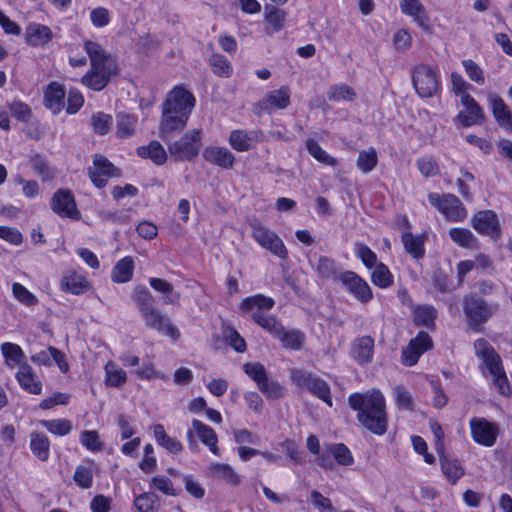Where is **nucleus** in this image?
I'll list each match as a JSON object with an SVG mask.
<instances>
[{
  "mask_svg": "<svg viewBox=\"0 0 512 512\" xmlns=\"http://www.w3.org/2000/svg\"><path fill=\"white\" fill-rule=\"evenodd\" d=\"M378 157L374 148L359 152L356 159V166L363 173L371 172L377 165Z\"/></svg>",
  "mask_w": 512,
  "mask_h": 512,
  "instance_id": "obj_41",
  "label": "nucleus"
},
{
  "mask_svg": "<svg viewBox=\"0 0 512 512\" xmlns=\"http://www.w3.org/2000/svg\"><path fill=\"white\" fill-rule=\"evenodd\" d=\"M374 354V339L371 336L356 338L351 345V356L361 366L371 363Z\"/></svg>",
  "mask_w": 512,
  "mask_h": 512,
  "instance_id": "obj_22",
  "label": "nucleus"
},
{
  "mask_svg": "<svg viewBox=\"0 0 512 512\" xmlns=\"http://www.w3.org/2000/svg\"><path fill=\"white\" fill-rule=\"evenodd\" d=\"M350 407L357 411L358 421L369 431L383 435L387 431V413L383 394L376 389L354 393L348 398Z\"/></svg>",
  "mask_w": 512,
  "mask_h": 512,
  "instance_id": "obj_1",
  "label": "nucleus"
},
{
  "mask_svg": "<svg viewBox=\"0 0 512 512\" xmlns=\"http://www.w3.org/2000/svg\"><path fill=\"white\" fill-rule=\"evenodd\" d=\"M73 479L78 486L88 489L92 486L93 474L90 468L79 465L75 469Z\"/></svg>",
  "mask_w": 512,
  "mask_h": 512,
  "instance_id": "obj_59",
  "label": "nucleus"
},
{
  "mask_svg": "<svg viewBox=\"0 0 512 512\" xmlns=\"http://www.w3.org/2000/svg\"><path fill=\"white\" fill-rule=\"evenodd\" d=\"M356 96L353 88L346 84H336L329 87L327 91V98L329 101H353Z\"/></svg>",
  "mask_w": 512,
  "mask_h": 512,
  "instance_id": "obj_43",
  "label": "nucleus"
},
{
  "mask_svg": "<svg viewBox=\"0 0 512 512\" xmlns=\"http://www.w3.org/2000/svg\"><path fill=\"white\" fill-rule=\"evenodd\" d=\"M30 449L40 461H46L50 455L48 437L42 433L32 432L30 434Z\"/></svg>",
  "mask_w": 512,
  "mask_h": 512,
  "instance_id": "obj_34",
  "label": "nucleus"
},
{
  "mask_svg": "<svg viewBox=\"0 0 512 512\" xmlns=\"http://www.w3.org/2000/svg\"><path fill=\"white\" fill-rule=\"evenodd\" d=\"M41 424L50 433L58 436L67 435L72 429V424L67 419L42 420Z\"/></svg>",
  "mask_w": 512,
  "mask_h": 512,
  "instance_id": "obj_50",
  "label": "nucleus"
},
{
  "mask_svg": "<svg viewBox=\"0 0 512 512\" xmlns=\"http://www.w3.org/2000/svg\"><path fill=\"white\" fill-rule=\"evenodd\" d=\"M433 345L432 339L427 332L420 331L411 339L409 344L402 351V362L407 366L415 365L419 357Z\"/></svg>",
  "mask_w": 512,
  "mask_h": 512,
  "instance_id": "obj_16",
  "label": "nucleus"
},
{
  "mask_svg": "<svg viewBox=\"0 0 512 512\" xmlns=\"http://www.w3.org/2000/svg\"><path fill=\"white\" fill-rule=\"evenodd\" d=\"M170 156L175 161H191L200 151L201 132L198 129H193L186 132L179 140L174 142L166 141Z\"/></svg>",
  "mask_w": 512,
  "mask_h": 512,
  "instance_id": "obj_8",
  "label": "nucleus"
},
{
  "mask_svg": "<svg viewBox=\"0 0 512 512\" xmlns=\"http://www.w3.org/2000/svg\"><path fill=\"white\" fill-rule=\"evenodd\" d=\"M137 119L126 113L117 114V136L125 138L132 136L135 133Z\"/></svg>",
  "mask_w": 512,
  "mask_h": 512,
  "instance_id": "obj_42",
  "label": "nucleus"
},
{
  "mask_svg": "<svg viewBox=\"0 0 512 512\" xmlns=\"http://www.w3.org/2000/svg\"><path fill=\"white\" fill-rule=\"evenodd\" d=\"M420 173L425 177L436 176L440 173L437 162L431 157H422L417 160Z\"/></svg>",
  "mask_w": 512,
  "mask_h": 512,
  "instance_id": "obj_60",
  "label": "nucleus"
},
{
  "mask_svg": "<svg viewBox=\"0 0 512 512\" xmlns=\"http://www.w3.org/2000/svg\"><path fill=\"white\" fill-rule=\"evenodd\" d=\"M449 236L453 242L463 248H473L477 242L476 237L467 228H451L449 230Z\"/></svg>",
  "mask_w": 512,
  "mask_h": 512,
  "instance_id": "obj_38",
  "label": "nucleus"
},
{
  "mask_svg": "<svg viewBox=\"0 0 512 512\" xmlns=\"http://www.w3.org/2000/svg\"><path fill=\"white\" fill-rule=\"evenodd\" d=\"M229 143L232 148L239 152L250 150L256 143V132L244 130H233L230 133Z\"/></svg>",
  "mask_w": 512,
  "mask_h": 512,
  "instance_id": "obj_28",
  "label": "nucleus"
},
{
  "mask_svg": "<svg viewBox=\"0 0 512 512\" xmlns=\"http://www.w3.org/2000/svg\"><path fill=\"white\" fill-rule=\"evenodd\" d=\"M472 439L483 446L491 447L495 444L499 429L498 425L485 418L474 417L469 422Z\"/></svg>",
  "mask_w": 512,
  "mask_h": 512,
  "instance_id": "obj_13",
  "label": "nucleus"
},
{
  "mask_svg": "<svg viewBox=\"0 0 512 512\" xmlns=\"http://www.w3.org/2000/svg\"><path fill=\"white\" fill-rule=\"evenodd\" d=\"M439 461L443 474L451 484H455L464 475V468L457 459L440 455Z\"/></svg>",
  "mask_w": 512,
  "mask_h": 512,
  "instance_id": "obj_32",
  "label": "nucleus"
},
{
  "mask_svg": "<svg viewBox=\"0 0 512 512\" xmlns=\"http://www.w3.org/2000/svg\"><path fill=\"white\" fill-rule=\"evenodd\" d=\"M330 453L339 465L349 466L354 461L350 450L342 443L331 444Z\"/></svg>",
  "mask_w": 512,
  "mask_h": 512,
  "instance_id": "obj_54",
  "label": "nucleus"
},
{
  "mask_svg": "<svg viewBox=\"0 0 512 512\" xmlns=\"http://www.w3.org/2000/svg\"><path fill=\"white\" fill-rule=\"evenodd\" d=\"M402 242L405 250L414 258H420L424 254V240L421 236H415L412 233H404L402 235Z\"/></svg>",
  "mask_w": 512,
  "mask_h": 512,
  "instance_id": "obj_45",
  "label": "nucleus"
},
{
  "mask_svg": "<svg viewBox=\"0 0 512 512\" xmlns=\"http://www.w3.org/2000/svg\"><path fill=\"white\" fill-rule=\"evenodd\" d=\"M213 72L220 77H230L232 74V66L227 58L219 53L212 54L209 60Z\"/></svg>",
  "mask_w": 512,
  "mask_h": 512,
  "instance_id": "obj_47",
  "label": "nucleus"
},
{
  "mask_svg": "<svg viewBox=\"0 0 512 512\" xmlns=\"http://www.w3.org/2000/svg\"><path fill=\"white\" fill-rule=\"evenodd\" d=\"M150 286L163 295L164 304H176L180 299V293L174 290V286L162 278L149 279Z\"/></svg>",
  "mask_w": 512,
  "mask_h": 512,
  "instance_id": "obj_29",
  "label": "nucleus"
},
{
  "mask_svg": "<svg viewBox=\"0 0 512 512\" xmlns=\"http://www.w3.org/2000/svg\"><path fill=\"white\" fill-rule=\"evenodd\" d=\"M413 86L422 98H431L439 91L436 71L428 65H419L412 71Z\"/></svg>",
  "mask_w": 512,
  "mask_h": 512,
  "instance_id": "obj_11",
  "label": "nucleus"
},
{
  "mask_svg": "<svg viewBox=\"0 0 512 512\" xmlns=\"http://www.w3.org/2000/svg\"><path fill=\"white\" fill-rule=\"evenodd\" d=\"M252 238L264 249L268 250L273 255L286 259L288 251L282 239L268 227L264 226L259 221L250 223Z\"/></svg>",
  "mask_w": 512,
  "mask_h": 512,
  "instance_id": "obj_9",
  "label": "nucleus"
},
{
  "mask_svg": "<svg viewBox=\"0 0 512 512\" xmlns=\"http://www.w3.org/2000/svg\"><path fill=\"white\" fill-rule=\"evenodd\" d=\"M274 304V299L257 294L244 298L239 307L243 312L250 313L255 323L276 338L283 326L274 315L268 313Z\"/></svg>",
  "mask_w": 512,
  "mask_h": 512,
  "instance_id": "obj_5",
  "label": "nucleus"
},
{
  "mask_svg": "<svg viewBox=\"0 0 512 512\" xmlns=\"http://www.w3.org/2000/svg\"><path fill=\"white\" fill-rule=\"evenodd\" d=\"M203 157L209 163L225 169L231 168L235 161L234 155L225 147H207Z\"/></svg>",
  "mask_w": 512,
  "mask_h": 512,
  "instance_id": "obj_24",
  "label": "nucleus"
},
{
  "mask_svg": "<svg viewBox=\"0 0 512 512\" xmlns=\"http://www.w3.org/2000/svg\"><path fill=\"white\" fill-rule=\"evenodd\" d=\"M19 385L27 392L38 395L42 391V383L37 378L32 367L28 364H20L16 373Z\"/></svg>",
  "mask_w": 512,
  "mask_h": 512,
  "instance_id": "obj_23",
  "label": "nucleus"
},
{
  "mask_svg": "<svg viewBox=\"0 0 512 512\" xmlns=\"http://www.w3.org/2000/svg\"><path fill=\"white\" fill-rule=\"evenodd\" d=\"M32 169L43 179L48 180L53 178V171L50 168L46 159L41 155H35L30 159Z\"/></svg>",
  "mask_w": 512,
  "mask_h": 512,
  "instance_id": "obj_55",
  "label": "nucleus"
},
{
  "mask_svg": "<svg viewBox=\"0 0 512 512\" xmlns=\"http://www.w3.org/2000/svg\"><path fill=\"white\" fill-rule=\"evenodd\" d=\"M192 427L195 431V434L199 437V439L209 447L210 451L218 455L219 448L217 446L218 438L215 431L209 427L208 425L202 423L197 419L192 420Z\"/></svg>",
  "mask_w": 512,
  "mask_h": 512,
  "instance_id": "obj_27",
  "label": "nucleus"
},
{
  "mask_svg": "<svg viewBox=\"0 0 512 512\" xmlns=\"http://www.w3.org/2000/svg\"><path fill=\"white\" fill-rule=\"evenodd\" d=\"M84 47L90 58L91 68L82 77V83L92 90L101 91L118 74L117 62L95 42L86 41Z\"/></svg>",
  "mask_w": 512,
  "mask_h": 512,
  "instance_id": "obj_3",
  "label": "nucleus"
},
{
  "mask_svg": "<svg viewBox=\"0 0 512 512\" xmlns=\"http://www.w3.org/2000/svg\"><path fill=\"white\" fill-rule=\"evenodd\" d=\"M50 207L54 213L62 218L79 220L81 217L72 192L66 189H59L53 194Z\"/></svg>",
  "mask_w": 512,
  "mask_h": 512,
  "instance_id": "obj_14",
  "label": "nucleus"
},
{
  "mask_svg": "<svg viewBox=\"0 0 512 512\" xmlns=\"http://www.w3.org/2000/svg\"><path fill=\"white\" fill-rule=\"evenodd\" d=\"M393 391L398 408L412 410L413 400L411 394L402 386L394 387Z\"/></svg>",
  "mask_w": 512,
  "mask_h": 512,
  "instance_id": "obj_62",
  "label": "nucleus"
},
{
  "mask_svg": "<svg viewBox=\"0 0 512 512\" xmlns=\"http://www.w3.org/2000/svg\"><path fill=\"white\" fill-rule=\"evenodd\" d=\"M264 16L266 21L269 23V26L266 28L269 35L279 32L283 28L286 18L284 10L272 5H266Z\"/></svg>",
  "mask_w": 512,
  "mask_h": 512,
  "instance_id": "obj_35",
  "label": "nucleus"
},
{
  "mask_svg": "<svg viewBox=\"0 0 512 512\" xmlns=\"http://www.w3.org/2000/svg\"><path fill=\"white\" fill-rule=\"evenodd\" d=\"M61 288L64 292L80 295L87 290L88 282L83 276L74 271H70L62 277Z\"/></svg>",
  "mask_w": 512,
  "mask_h": 512,
  "instance_id": "obj_30",
  "label": "nucleus"
},
{
  "mask_svg": "<svg viewBox=\"0 0 512 512\" xmlns=\"http://www.w3.org/2000/svg\"><path fill=\"white\" fill-rule=\"evenodd\" d=\"M106 384L112 387H120L126 382V372L113 362L109 361L105 365Z\"/></svg>",
  "mask_w": 512,
  "mask_h": 512,
  "instance_id": "obj_44",
  "label": "nucleus"
},
{
  "mask_svg": "<svg viewBox=\"0 0 512 512\" xmlns=\"http://www.w3.org/2000/svg\"><path fill=\"white\" fill-rule=\"evenodd\" d=\"M316 269L319 276L322 278H331L336 274L334 260L325 256L319 258Z\"/></svg>",
  "mask_w": 512,
  "mask_h": 512,
  "instance_id": "obj_61",
  "label": "nucleus"
},
{
  "mask_svg": "<svg viewBox=\"0 0 512 512\" xmlns=\"http://www.w3.org/2000/svg\"><path fill=\"white\" fill-rule=\"evenodd\" d=\"M292 380L300 388H306L310 393L332 406L330 387L326 381L301 370L292 371Z\"/></svg>",
  "mask_w": 512,
  "mask_h": 512,
  "instance_id": "obj_12",
  "label": "nucleus"
},
{
  "mask_svg": "<svg viewBox=\"0 0 512 512\" xmlns=\"http://www.w3.org/2000/svg\"><path fill=\"white\" fill-rule=\"evenodd\" d=\"M400 10L404 15L413 19V21L424 31L430 30V18L428 12L420 0H401Z\"/></svg>",
  "mask_w": 512,
  "mask_h": 512,
  "instance_id": "obj_20",
  "label": "nucleus"
},
{
  "mask_svg": "<svg viewBox=\"0 0 512 512\" xmlns=\"http://www.w3.org/2000/svg\"><path fill=\"white\" fill-rule=\"evenodd\" d=\"M311 503L321 512H335L331 500L316 490L311 492Z\"/></svg>",
  "mask_w": 512,
  "mask_h": 512,
  "instance_id": "obj_64",
  "label": "nucleus"
},
{
  "mask_svg": "<svg viewBox=\"0 0 512 512\" xmlns=\"http://www.w3.org/2000/svg\"><path fill=\"white\" fill-rule=\"evenodd\" d=\"M466 74L473 82L482 85L485 82L484 72L481 67L473 60L466 59L462 61Z\"/></svg>",
  "mask_w": 512,
  "mask_h": 512,
  "instance_id": "obj_56",
  "label": "nucleus"
},
{
  "mask_svg": "<svg viewBox=\"0 0 512 512\" xmlns=\"http://www.w3.org/2000/svg\"><path fill=\"white\" fill-rule=\"evenodd\" d=\"M460 101L465 109L460 111L456 118L464 127L480 125L484 122L483 109L470 94H463Z\"/></svg>",
  "mask_w": 512,
  "mask_h": 512,
  "instance_id": "obj_17",
  "label": "nucleus"
},
{
  "mask_svg": "<svg viewBox=\"0 0 512 512\" xmlns=\"http://www.w3.org/2000/svg\"><path fill=\"white\" fill-rule=\"evenodd\" d=\"M339 279L359 301L366 303L372 299L370 286L356 273L345 271L339 275Z\"/></svg>",
  "mask_w": 512,
  "mask_h": 512,
  "instance_id": "obj_18",
  "label": "nucleus"
},
{
  "mask_svg": "<svg viewBox=\"0 0 512 512\" xmlns=\"http://www.w3.org/2000/svg\"><path fill=\"white\" fill-rule=\"evenodd\" d=\"M290 103V90L286 86H282L278 90L269 92L263 102L258 105L261 109H267V105H270L276 109H284Z\"/></svg>",
  "mask_w": 512,
  "mask_h": 512,
  "instance_id": "obj_31",
  "label": "nucleus"
},
{
  "mask_svg": "<svg viewBox=\"0 0 512 512\" xmlns=\"http://www.w3.org/2000/svg\"><path fill=\"white\" fill-rule=\"evenodd\" d=\"M393 44L396 50L406 51L412 45V37L407 30H398L393 36Z\"/></svg>",
  "mask_w": 512,
  "mask_h": 512,
  "instance_id": "obj_63",
  "label": "nucleus"
},
{
  "mask_svg": "<svg viewBox=\"0 0 512 512\" xmlns=\"http://www.w3.org/2000/svg\"><path fill=\"white\" fill-rule=\"evenodd\" d=\"M414 321L417 325L431 328L434 326V321L437 315L436 310L431 305H419L416 306L414 311Z\"/></svg>",
  "mask_w": 512,
  "mask_h": 512,
  "instance_id": "obj_37",
  "label": "nucleus"
},
{
  "mask_svg": "<svg viewBox=\"0 0 512 512\" xmlns=\"http://www.w3.org/2000/svg\"><path fill=\"white\" fill-rule=\"evenodd\" d=\"M1 352L6 359V364L11 367L16 364L20 365L21 359L24 356L20 346L10 342H5L1 345Z\"/></svg>",
  "mask_w": 512,
  "mask_h": 512,
  "instance_id": "obj_48",
  "label": "nucleus"
},
{
  "mask_svg": "<svg viewBox=\"0 0 512 512\" xmlns=\"http://www.w3.org/2000/svg\"><path fill=\"white\" fill-rule=\"evenodd\" d=\"M134 505L140 512H157L160 507L158 496L154 493H144L137 496Z\"/></svg>",
  "mask_w": 512,
  "mask_h": 512,
  "instance_id": "obj_46",
  "label": "nucleus"
},
{
  "mask_svg": "<svg viewBox=\"0 0 512 512\" xmlns=\"http://www.w3.org/2000/svg\"><path fill=\"white\" fill-rule=\"evenodd\" d=\"M134 261L127 256L117 262L112 270L111 278L116 283H126L132 279Z\"/></svg>",
  "mask_w": 512,
  "mask_h": 512,
  "instance_id": "obj_36",
  "label": "nucleus"
},
{
  "mask_svg": "<svg viewBox=\"0 0 512 512\" xmlns=\"http://www.w3.org/2000/svg\"><path fill=\"white\" fill-rule=\"evenodd\" d=\"M89 178L97 188L106 186L108 179L120 176L119 170L104 156L96 154L93 166L88 168Z\"/></svg>",
  "mask_w": 512,
  "mask_h": 512,
  "instance_id": "obj_15",
  "label": "nucleus"
},
{
  "mask_svg": "<svg viewBox=\"0 0 512 512\" xmlns=\"http://www.w3.org/2000/svg\"><path fill=\"white\" fill-rule=\"evenodd\" d=\"M26 40L31 46H44L52 40L51 29L43 24L30 23L26 28Z\"/></svg>",
  "mask_w": 512,
  "mask_h": 512,
  "instance_id": "obj_25",
  "label": "nucleus"
},
{
  "mask_svg": "<svg viewBox=\"0 0 512 512\" xmlns=\"http://www.w3.org/2000/svg\"><path fill=\"white\" fill-rule=\"evenodd\" d=\"M429 202L439 210L449 221H463L467 216V210L458 197L453 194L430 193Z\"/></svg>",
  "mask_w": 512,
  "mask_h": 512,
  "instance_id": "obj_10",
  "label": "nucleus"
},
{
  "mask_svg": "<svg viewBox=\"0 0 512 512\" xmlns=\"http://www.w3.org/2000/svg\"><path fill=\"white\" fill-rule=\"evenodd\" d=\"M306 148L308 152L320 163L328 166H336L338 161L336 158L330 156L322 147L313 139L306 141Z\"/></svg>",
  "mask_w": 512,
  "mask_h": 512,
  "instance_id": "obj_40",
  "label": "nucleus"
},
{
  "mask_svg": "<svg viewBox=\"0 0 512 512\" xmlns=\"http://www.w3.org/2000/svg\"><path fill=\"white\" fill-rule=\"evenodd\" d=\"M371 278L372 282L381 288H387L393 283L392 274L390 273L388 267L383 263H378L375 266Z\"/></svg>",
  "mask_w": 512,
  "mask_h": 512,
  "instance_id": "obj_49",
  "label": "nucleus"
},
{
  "mask_svg": "<svg viewBox=\"0 0 512 512\" xmlns=\"http://www.w3.org/2000/svg\"><path fill=\"white\" fill-rule=\"evenodd\" d=\"M276 338L282 342L283 346L291 349H299L303 341V336L299 331H286L284 327Z\"/></svg>",
  "mask_w": 512,
  "mask_h": 512,
  "instance_id": "obj_51",
  "label": "nucleus"
},
{
  "mask_svg": "<svg viewBox=\"0 0 512 512\" xmlns=\"http://www.w3.org/2000/svg\"><path fill=\"white\" fill-rule=\"evenodd\" d=\"M462 308L466 317L468 328L475 332L482 331V327L498 311L497 303H488L476 293H470L463 298Z\"/></svg>",
  "mask_w": 512,
  "mask_h": 512,
  "instance_id": "obj_7",
  "label": "nucleus"
},
{
  "mask_svg": "<svg viewBox=\"0 0 512 512\" xmlns=\"http://www.w3.org/2000/svg\"><path fill=\"white\" fill-rule=\"evenodd\" d=\"M488 102L498 125L505 131L512 133V114L503 99L495 93H489Z\"/></svg>",
  "mask_w": 512,
  "mask_h": 512,
  "instance_id": "obj_19",
  "label": "nucleus"
},
{
  "mask_svg": "<svg viewBox=\"0 0 512 512\" xmlns=\"http://www.w3.org/2000/svg\"><path fill=\"white\" fill-rule=\"evenodd\" d=\"M243 369L257 383L258 388L268 380L265 367L259 362L246 363Z\"/></svg>",
  "mask_w": 512,
  "mask_h": 512,
  "instance_id": "obj_53",
  "label": "nucleus"
},
{
  "mask_svg": "<svg viewBox=\"0 0 512 512\" xmlns=\"http://www.w3.org/2000/svg\"><path fill=\"white\" fill-rule=\"evenodd\" d=\"M12 292L14 297L21 303L32 306L37 303V298L26 287L20 283H13Z\"/></svg>",
  "mask_w": 512,
  "mask_h": 512,
  "instance_id": "obj_58",
  "label": "nucleus"
},
{
  "mask_svg": "<svg viewBox=\"0 0 512 512\" xmlns=\"http://www.w3.org/2000/svg\"><path fill=\"white\" fill-rule=\"evenodd\" d=\"M132 298L137 304L147 328L156 330L158 333L168 336L174 341L179 339V330L171 324L168 317L156 308L154 296L146 287L142 285L136 286Z\"/></svg>",
  "mask_w": 512,
  "mask_h": 512,
  "instance_id": "obj_4",
  "label": "nucleus"
},
{
  "mask_svg": "<svg viewBox=\"0 0 512 512\" xmlns=\"http://www.w3.org/2000/svg\"><path fill=\"white\" fill-rule=\"evenodd\" d=\"M65 89L57 83L52 82L48 85L45 90L44 102L47 108H49L53 114L60 112L64 106Z\"/></svg>",
  "mask_w": 512,
  "mask_h": 512,
  "instance_id": "obj_26",
  "label": "nucleus"
},
{
  "mask_svg": "<svg viewBox=\"0 0 512 512\" xmlns=\"http://www.w3.org/2000/svg\"><path fill=\"white\" fill-rule=\"evenodd\" d=\"M91 123L95 133L105 135L109 132L113 119L109 114L98 112L92 116Z\"/></svg>",
  "mask_w": 512,
  "mask_h": 512,
  "instance_id": "obj_52",
  "label": "nucleus"
},
{
  "mask_svg": "<svg viewBox=\"0 0 512 512\" xmlns=\"http://www.w3.org/2000/svg\"><path fill=\"white\" fill-rule=\"evenodd\" d=\"M471 225L482 235L493 236L499 233L497 215L492 210L477 212L471 219Z\"/></svg>",
  "mask_w": 512,
  "mask_h": 512,
  "instance_id": "obj_21",
  "label": "nucleus"
},
{
  "mask_svg": "<svg viewBox=\"0 0 512 512\" xmlns=\"http://www.w3.org/2000/svg\"><path fill=\"white\" fill-rule=\"evenodd\" d=\"M474 350L476 356L482 360L491 375L492 382L497 387L499 393L504 396H510L511 388L499 354L483 338L477 339L474 342Z\"/></svg>",
  "mask_w": 512,
  "mask_h": 512,
  "instance_id": "obj_6",
  "label": "nucleus"
},
{
  "mask_svg": "<svg viewBox=\"0 0 512 512\" xmlns=\"http://www.w3.org/2000/svg\"><path fill=\"white\" fill-rule=\"evenodd\" d=\"M210 471L215 478L221 479L229 484L237 485L239 483V476L227 464L213 463L210 465Z\"/></svg>",
  "mask_w": 512,
  "mask_h": 512,
  "instance_id": "obj_39",
  "label": "nucleus"
},
{
  "mask_svg": "<svg viewBox=\"0 0 512 512\" xmlns=\"http://www.w3.org/2000/svg\"><path fill=\"white\" fill-rule=\"evenodd\" d=\"M80 442L88 450L99 451L103 448V444L99 439L97 431L85 430L80 434Z\"/></svg>",
  "mask_w": 512,
  "mask_h": 512,
  "instance_id": "obj_57",
  "label": "nucleus"
},
{
  "mask_svg": "<svg viewBox=\"0 0 512 512\" xmlns=\"http://www.w3.org/2000/svg\"><path fill=\"white\" fill-rule=\"evenodd\" d=\"M137 153L142 158H149L156 165L163 164L167 159V153L160 142L153 140L147 146L137 148Z\"/></svg>",
  "mask_w": 512,
  "mask_h": 512,
  "instance_id": "obj_33",
  "label": "nucleus"
},
{
  "mask_svg": "<svg viewBox=\"0 0 512 512\" xmlns=\"http://www.w3.org/2000/svg\"><path fill=\"white\" fill-rule=\"evenodd\" d=\"M195 105L191 92L182 87H174L162 105L160 137L169 140L171 134L186 127L189 115Z\"/></svg>",
  "mask_w": 512,
  "mask_h": 512,
  "instance_id": "obj_2",
  "label": "nucleus"
}]
</instances>
